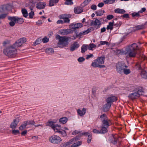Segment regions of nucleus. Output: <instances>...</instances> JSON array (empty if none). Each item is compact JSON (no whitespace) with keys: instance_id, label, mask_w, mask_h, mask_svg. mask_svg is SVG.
Segmentation results:
<instances>
[{"instance_id":"f257e3e1","label":"nucleus","mask_w":147,"mask_h":147,"mask_svg":"<svg viewBox=\"0 0 147 147\" xmlns=\"http://www.w3.org/2000/svg\"><path fill=\"white\" fill-rule=\"evenodd\" d=\"M137 50H139L138 45L134 43L126 47L125 51L121 50L120 55H126L127 58L134 57L137 54Z\"/></svg>"},{"instance_id":"f03ea898","label":"nucleus","mask_w":147,"mask_h":147,"mask_svg":"<svg viewBox=\"0 0 147 147\" xmlns=\"http://www.w3.org/2000/svg\"><path fill=\"white\" fill-rule=\"evenodd\" d=\"M17 49L13 46V45L7 47L3 50L4 53L9 57H13L17 53Z\"/></svg>"},{"instance_id":"7ed1b4c3","label":"nucleus","mask_w":147,"mask_h":147,"mask_svg":"<svg viewBox=\"0 0 147 147\" xmlns=\"http://www.w3.org/2000/svg\"><path fill=\"white\" fill-rule=\"evenodd\" d=\"M57 40H59L57 45L58 47L60 48H62L65 47H67L69 44L68 40L70 38L66 36H60L58 35L56 36Z\"/></svg>"},{"instance_id":"20e7f679","label":"nucleus","mask_w":147,"mask_h":147,"mask_svg":"<svg viewBox=\"0 0 147 147\" xmlns=\"http://www.w3.org/2000/svg\"><path fill=\"white\" fill-rule=\"evenodd\" d=\"M55 122H53L52 121H48V123H49L48 124H46V126H49L51 127L54 130L55 132H58L62 136H66L67 135L66 132L64 130H62L61 129H57L56 128L57 127H60L61 125H58L57 124L54 125L53 123H55Z\"/></svg>"},{"instance_id":"39448f33","label":"nucleus","mask_w":147,"mask_h":147,"mask_svg":"<svg viewBox=\"0 0 147 147\" xmlns=\"http://www.w3.org/2000/svg\"><path fill=\"white\" fill-rule=\"evenodd\" d=\"M131 88V91H136L129 94L128 96V97L131 99H134L138 98L140 95L142 94L144 92L142 88L139 89L134 87H132Z\"/></svg>"},{"instance_id":"423d86ee","label":"nucleus","mask_w":147,"mask_h":147,"mask_svg":"<svg viewBox=\"0 0 147 147\" xmlns=\"http://www.w3.org/2000/svg\"><path fill=\"white\" fill-rule=\"evenodd\" d=\"M117 72L120 74H122V71L125 68H127L128 66L122 62H118L115 65Z\"/></svg>"},{"instance_id":"0eeeda50","label":"nucleus","mask_w":147,"mask_h":147,"mask_svg":"<svg viewBox=\"0 0 147 147\" xmlns=\"http://www.w3.org/2000/svg\"><path fill=\"white\" fill-rule=\"evenodd\" d=\"M79 136H76V137L71 139L65 144H61L60 147H71L70 145L73 144V142L77 141V140H79Z\"/></svg>"},{"instance_id":"6e6552de","label":"nucleus","mask_w":147,"mask_h":147,"mask_svg":"<svg viewBox=\"0 0 147 147\" xmlns=\"http://www.w3.org/2000/svg\"><path fill=\"white\" fill-rule=\"evenodd\" d=\"M49 140L52 143L58 144L62 141V140L59 136L53 135L49 138Z\"/></svg>"},{"instance_id":"1a4fd4ad","label":"nucleus","mask_w":147,"mask_h":147,"mask_svg":"<svg viewBox=\"0 0 147 147\" xmlns=\"http://www.w3.org/2000/svg\"><path fill=\"white\" fill-rule=\"evenodd\" d=\"M26 41V39L25 38H20L13 45L17 49L18 47L21 46Z\"/></svg>"},{"instance_id":"9d476101","label":"nucleus","mask_w":147,"mask_h":147,"mask_svg":"<svg viewBox=\"0 0 147 147\" xmlns=\"http://www.w3.org/2000/svg\"><path fill=\"white\" fill-rule=\"evenodd\" d=\"M90 24L91 26H94L96 28L98 29L100 27L101 23L100 21L98 19H96L94 21H92Z\"/></svg>"},{"instance_id":"9b49d317","label":"nucleus","mask_w":147,"mask_h":147,"mask_svg":"<svg viewBox=\"0 0 147 147\" xmlns=\"http://www.w3.org/2000/svg\"><path fill=\"white\" fill-rule=\"evenodd\" d=\"M11 20L14 21L16 23H18L19 24H22L23 23L24 21L22 18H19L18 17H13L10 18Z\"/></svg>"},{"instance_id":"f8f14e48","label":"nucleus","mask_w":147,"mask_h":147,"mask_svg":"<svg viewBox=\"0 0 147 147\" xmlns=\"http://www.w3.org/2000/svg\"><path fill=\"white\" fill-rule=\"evenodd\" d=\"M82 26V24L81 23H78L76 24L72 23L69 25V27L70 28L76 29Z\"/></svg>"},{"instance_id":"ddd939ff","label":"nucleus","mask_w":147,"mask_h":147,"mask_svg":"<svg viewBox=\"0 0 147 147\" xmlns=\"http://www.w3.org/2000/svg\"><path fill=\"white\" fill-rule=\"evenodd\" d=\"M71 30L70 29H61L58 32L59 34L64 35L68 34L71 33Z\"/></svg>"},{"instance_id":"4468645a","label":"nucleus","mask_w":147,"mask_h":147,"mask_svg":"<svg viewBox=\"0 0 147 147\" xmlns=\"http://www.w3.org/2000/svg\"><path fill=\"white\" fill-rule=\"evenodd\" d=\"M117 100V97L112 95L107 98L106 102L107 103L111 104L112 102L116 101Z\"/></svg>"},{"instance_id":"2eb2a0df","label":"nucleus","mask_w":147,"mask_h":147,"mask_svg":"<svg viewBox=\"0 0 147 147\" xmlns=\"http://www.w3.org/2000/svg\"><path fill=\"white\" fill-rule=\"evenodd\" d=\"M91 65L94 67H98L99 68H102L105 67V65H100L98 62L97 60L95 59L94 61V62L92 63Z\"/></svg>"},{"instance_id":"dca6fc26","label":"nucleus","mask_w":147,"mask_h":147,"mask_svg":"<svg viewBox=\"0 0 147 147\" xmlns=\"http://www.w3.org/2000/svg\"><path fill=\"white\" fill-rule=\"evenodd\" d=\"M45 5L46 4L45 3L40 2L36 5V7L38 9H41L44 8Z\"/></svg>"},{"instance_id":"f3484780","label":"nucleus","mask_w":147,"mask_h":147,"mask_svg":"<svg viewBox=\"0 0 147 147\" xmlns=\"http://www.w3.org/2000/svg\"><path fill=\"white\" fill-rule=\"evenodd\" d=\"M101 122L102 125L103 126L106 127H108L111 124V121L109 119Z\"/></svg>"},{"instance_id":"a211bd4d","label":"nucleus","mask_w":147,"mask_h":147,"mask_svg":"<svg viewBox=\"0 0 147 147\" xmlns=\"http://www.w3.org/2000/svg\"><path fill=\"white\" fill-rule=\"evenodd\" d=\"M79 46V44L78 42H75L71 45L70 48V50L71 51H73L78 48Z\"/></svg>"},{"instance_id":"6ab92c4d","label":"nucleus","mask_w":147,"mask_h":147,"mask_svg":"<svg viewBox=\"0 0 147 147\" xmlns=\"http://www.w3.org/2000/svg\"><path fill=\"white\" fill-rule=\"evenodd\" d=\"M11 6L9 4L4 5H2L1 9L4 12L10 10L11 9Z\"/></svg>"},{"instance_id":"aec40b11","label":"nucleus","mask_w":147,"mask_h":147,"mask_svg":"<svg viewBox=\"0 0 147 147\" xmlns=\"http://www.w3.org/2000/svg\"><path fill=\"white\" fill-rule=\"evenodd\" d=\"M78 114L80 116L82 117L86 113V109L85 108H83L82 110L80 109H78L77 110Z\"/></svg>"},{"instance_id":"412c9836","label":"nucleus","mask_w":147,"mask_h":147,"mask_svg":"<svg viewBox=\"0 0 147 147\" xmlns=\"http://www.w3.org/2000/svg\"><path fill=\"white\" fill-rule=\"evenodd\" d=\"M145 28V25H140L137 26L133 28V30L136 31L137 30L144 29Z\"/></svg>"},{"instance_id":"4be33fe9","label":"nucleus","mask_w":147,"mask_h":147,"mask_svg":"<svg viewBox=\"0 0 147 147\" xmlns=\"http://www.w3.org/2000/svg\"><path fill=\"white\" fill-rule=\"evenodd\" d=\"M74 11L75 13L79 14L83 11V9L81 7H77L74 8Z\"/></svg>"},{"instance_id":"5701e85b","label":"nucleus","mask_w":147,"mask_h":147,"mask_svg":"<svg viewBox=\"0 0 147 147\" xmlns=\"http://www.w3.org/2000/svg\"><path fill=\"white\" fill-rule=\"evenodd\" d=\"M18 123V121H16V119H14L10 125V127L12 129L16 128Z\"/></svg>"},{"instance_id":"b1692460","label":"nucleus","mask_w":147,"mask_h":147,"mask_svg":"<svg viewBox=\"0 0 147 147\" xmlns=\"http://www.w3.org/2000/svg\"><path fill=\"white\" fill-rule=\"evenodd\" d=\"M71 14L66 13L60 15L59 16V18L61 19H64L67 18H71Z\"/></svg>"},{"instance_id":"393cba45","label":"nucleus","mask_w":147,"mask_h":147,"mask_svg":"<svg viewBox=\"0 0 147 147\" xmlns=\"http://www.w3.org/2000/svg\"><path fill=\"white\" fill-rule=\"evenodd\" d=\"M111 104L107 103L105 104L103 108V110L104 111L107 112L109 111V108L111 106Z\"/></svg>"},{"instance_id":"a878e982","label":"nucleus","mask_w":147,"mask_h":147,"mask_svg":"<svg viewBox=\"0 0 147 147\" xmlns=\"http://www.w3.org/2000/svg\"><path fill=\"white\" fill-rule=\"evenodd\" d=\"M114 21L113 20L112 22H109V25L107 26V30H112L113 29V26L114 24Z\"/></svg>"},{"instance_id":"bb28decb","label":"nucleus","mask_w":147,"mask_h":147,"mask_svg":"<svg viewBox=\"0 0 147 147\" xmlns=\"http://www.w3.org/2000/svg\"><path fill=\"white\" fill-rule=\"evenodd\" d=\"M88 45H83L81 47V52L84 53L87 51L88 49Z\"/></svg>"},{"instance_id":"cd10ccee","label":"nucleus","mask_w":147,"mask_h":147,"mask_svg":"<svg viewBox=\"0 0 147 147\" xmlns=\"http://www.w3.org/2000/svg\"><path fill=\"white\" fill-rule=\"evenodd\" d=\"M94 30V28L93 27H91L89 28L87 30L84 32L82 33V35L86 34L91 31H93Z\"/></svg>"},{"instance_id":"c85d7f7f","label":"nucleus","mask_w":147,"mask_h":147,"mask_svg":"<svg viewBox=\"0 0 147 147\" xmlns=\"http://www.w3.org/2000/svg\"><path fill=\"white\" fill-rule=\"evenodd\" d=\"M108 127L102 125L101 129L100 131V134H105L106 133L107 131V128Z\"/></svg>"},{"instance_id":"c756f323","label":"nucleus","mask_w":147,"mask_h":147,"mask_svg":"<svg viewBox=\"0 0 147 147\" xmlns=\"http://www.w3.org/2000/svg\"><path fill=\"white\" fill-rule=\"evenodd\" d=\"M127 68H124L122 71V74H124L127 75L131 73V71L130 69Z\"/></svg>"},{"instance_id":"7c9ffc66","label":"nucleus","mask_w":147,"mask_h":147,"mask_svg":"<svg viewBox=\"0 0 147 147\" xmlns=\"http://www.w3.org/2000/svg\"><path fill=\"white\" fill-rule=\"evenodd\" d=\"M100 119L101 122L108 119L107 116L105 114H103L100 116Z\"/></svg>"},{"instance_id":"2f4dec72","label":"nucleus","mask_w":147,"mask_h":147,"mask_svg":"<svg viewBox=\"0 0 147 147\" xmlns=\"http://www.w3.org/2000/svg\"><path fill=\"white\" fill-rule=\"evenodd\" d=\"M24 123H26L27 125H34L35 123V122L33 120H28L24 121Z\"/></svg>"},{"instance_id":"473e14b6","label":"nucleus","mask_w":147,"mask_h":147,"mask_svg":"<svg viewBox=\"0 0 147 147\" xmlns=\"http://www.w3.org/2000/svg\"><path fill=\"white\" fill-rule=\"evenodd\" d=\"M105 58L102 57H100L96 59L97 60L98 62L100 64H103L104 63Z\"/></svg>"},{"instance_id":"72a5a7b5","label":"nucleus","mask_w":147,"mask_h":147,"mask_svg":"<svg viewBox=\"0 0 147 147\" xmlns=\"http://www.w3.org/2000/svg\"><path fill=\"white\" fill-rule=\"evenodd\" d=\"M115 12L116 13H125V11L123 9H117L115 10Z\"/></svg>"},{"instance_id":"f704fd0d","label":"nucleus","mask_w":147,"mask_h":147,"mask_svg":"<svg viewBox=\"0 0 147 147\" xmlns=\"http://www.w3.org/2000/svg\"><path fill=\"white\" fill-rule=\"evenodd\" d=\"M67 121V119L66 117H62L59 120V122L61 123L64 124Z\"/></svg>"},{"instance_id":"c9c22d12","label":"nucleus","mask_w":147,"mask_h":147,"mask_svg":"<svg viewBox=\"0 0 147 147\" xmlns=\"http://www.w3.org/2000/svg\"><path fill=\"white\" fill-rule=\"evenodd\" d=\"M46 52L47 53L51 55L53 53L54 51L53 48H49L46 49Z\"/></svg>"},{"instance_id":"e433bc0d","label":"nucleus","mask_w":147,"mask_h":147,"mask_svg":"<svg viewBox=\"0 0 147 147\" xmlns=\"http://www.w3.org/2000/svg\"><path fill=\"white\" fill-rule=\"evenodd\" d=\"M59 0H50L49 1V5L50 6H52L54 5L55 3H58Z\"/></svg>"},{"instance_id":"4c0bfd02","label":"nucleus","mask_w":147,"mask_h":147,"mask_svg":"<svg viewBox=\"0 0 147 147\" xmlns=\"http://www.w3.org/2000/svg\"><path fill=\"white\" fill-rule=\"evenodd\" d=\"M75 142H74V143L71 146V147H78V146L80 145L82 143L81 141H78L76 143H75Z\"/></svg>"},{"instance_id":"58836bf2","label":"nucleus","mask_w":147,"mask_h":147,"mask_svg":"<svg viewBox=\"0 0 147 147\" xmlns=\"http://www.w3.org/2000/svg\"><path fill=\"white\" fill-rule=\"evenodd\" d=\"M88 49L89 50H93V48H94L96 47V45L93 43L90 44L89 45H88Z\"/></svg>"},{"instance_id":"ea45409f","label":"nucleus","mask_w":147,"mask_h":147,"mask_svg":"<svg viewBox=\"0 0 147 147\" xmlns=\"http://www.w3.org/2000/svg\"><path fill=\"white\" fill-rule=\"evenodd\" d=\"M141 75L142 77L145 79H147V72L144 70L142 71Z\"/></svg>"},{"instance_id":"a19ab883","label":"nucleus","mask_w":147,"mask_h":147,"mask_svg":"<svg viewBox=\"0 0 147 147\" xmlns=\"http://www.w3.org/2000/svg\"><path fill=\"white\" fill-rule=\"evenodd\" d=\"M22 12L23 16L25 18L27 17L28 16V13L27 10L25 9H23L22 10Z\"/></svg>"},{"instance_id":"79ce46f5","label":"nucleus","mask_w":147,"mask_h":147,"mask_svg":"<svg viewBox=\"0 0 147 147\" xmlns=\"http://www.w3.org/2000/svg\"><path fill=\"white\" fill-rule=\"evenodd\" d=\"M27 126L26 123H24V121L23 122V124L19 127V129L20 130H22L26 128V127Z\"/></svg>"},{"instance_id":"37998d69","label":"nucleus","mask_w":147,"mask_h":147,"mask_svg":"<svg viewBox=\"0 0 147 147\" xmlns=\"http://www.w3.org/2000/svg\"><path fill=\"white\" fill-rule=\"evenodd\" d=\"M113 51L114 53L116 55H120L121 53V50L118 49H115L113 50Z\"/></svg>"},{"instance_id":"c03bdc74","label":"nucleus","mask_w":147,"mask_h":147,"mask_svg":"<svg viewBox=\"0 0 147 147\" xmlns=\"http://www.w3.org/2000/svg\"><path fill=\"white\" fill-rule=\"evenodd\" d=\"M13 17H9L8 18V19L11 21V22L9 23V24L12 27L13 26L15 25V23H16L14 21H12L10 20L11 19V18H12Z\"/></svg>"},{"instance_id":"a18cd8bd","label":"nucleus","mask_w":147,"mask_h":147,"mask_svg":"<svg viewBox=\"0 0 147 147\" xmlns=\"http://www.w3.org/2000/svg\"><path fill=\"white\" fill-rule=\"evenodd\" d=\"M113 138L114 139V140H113L112 142V143L114 144H115L117 143V137L118 136L117 135H115L113 136Z\"/></svg>"},{"instance_id":"49530a36","label":"nucleus","mask_w":147,"mask_h":147,"mask_svg":"<svg viewBox=\"0 0 147 147\" xmlns=\"http://www.w3.org/2000/svg\"><path fill=\"white\" fill-rule=\"evenodd\" d=\"M41 42V39L40 38H38L34 43V46H35L36 45L40 44Z\"/></svg>"},{"instance_id":"de8ad7c7","label":"nucleus","mask_w":147,"mask_h":147,"mask_svg":"<svg viewBox=\"0 0 147 147\" xmlns=\"http://www.w3.org/2000/svg\"><path fill=\"white\" fill-rule=\"evenodd\" d=\"M92 0H85L83 3H82V6H85L88 5Z\"/></svg>"},{"instance_id":"09e8293b","label":"nucleus","mask_w":147,"mask_h":147,"mask_svg":"<svg viewBox=\"0 0 147 147\" xmlns=\"http://www.w3.org/2000/svg\"><path fill=\"white\" fill-rule=\"evenodd\" d=\"M115 1V0H106L104 1V2L106 4H107L109 3L110 4H111L114 3Z\"/></svg>"},{"instance_id":"8fccbe9b","label":"nucleus","mask_w":147,"mask_h":147,"mask_svg":"<svg viewBox=\"0 0 147 147\" xmlns=\"http://www.w3.org/2000/svg\"><path fill=\"white\" fill-rule=\"evenodd\" d=\"M7 14L4 13L0 14V19H5L7 16Z\"/></svg>"},{"instance_id":"3c124183","label":"nucleus","mask_w":147,"mask_h":147,"mask_svg":"<svg viewBox=\"0 0 147 147\" xmlns=\"http://www.w3.org/2000/svg\"><path fill=\"white\" fill-rule=\"evenodd\" d=\"M96 15L98 16H100L102 15L101 10H99L97 11L96 12Z\"/></svg>"},{"instance_id":"603ef678","label":"nucleus","mask_w":147,"mask_h":147,"mask_svg":"<svg viewBox=\"0 0 147 147\" xmlns=\"http://www.w3.org/2000/svg\"><path fill=\"white\" fill-rule=\"evenodd\" d=\"M49 38L46 37L42 39V42L44 43H46L49 41Z\"/></svg>"},{"instance_id":"864d4df0","label":"nucleus","mask_w":147,"mask_h":147,"mask_svg":"<svg viewBox=\"0 0 147 147\" xmlns=\"http://www.w3.org/2000/svg\"><path fill=\"white\" fill-rule=\"evenodd\" d=\"M34 13L33 11H31L29 13V16L30 18H32L34 16Z\"/></svg>"},{"instance_id":"5fc2aeb1","label":"nucleus","mask_w":147,"mask_h":147,"mask_svg":"<svg viewBox=\"0 0 147 147\" xmlns=\"http://www.w3.org/2000/svg\"><path fill=\"white\" fill-rule=\"evenodd\" d=\"M140 59H141L143 60H144L147 59V57L145 56L143 54H141L140 55Z\"/></svg>"},{"instance_id":"6e6d98bb","label":"nucleus","mask_w":147,"mask_h":147,"mask_svg":"<svg viewBox=\"0 0 147 147\" xmlns=\"http://www.w3.org/2000/svg\"><path fill=\"white\" fill-rule=\"evenodd\" d=\"M92 139V136L91 135L89 134L88 136L87 140V142L88 143H90L91 142V140Z\"/></svg>"},{"instance_id":"4d7b16f0","label":"nucleus","mask_w":147,"mask_h":147,"mask_svg":"<svg viewBox=\"0 0 147 147\" xmlns=\"http://www.w3.org/2000/svg\"><path fill=\"white\" fill-rule=\"evenodd\" d=\"M139 13H139V11L137 13L134 12L132 14V15L133 17L135 16L138 17L140 15Z\"/></svg>"},{"instance_id":"13d9d810","label":"nucleus","mask_w":147,"mask_h":147,"mask_svg":"<svg viewBox=\"0 0 147 147\" xmlns=\"http://www.w3.org/2000/svg\"><path fill=\"white\" fill-rule=\"evenodd\" d=\"M85 59L83 57H80L78 58V60L79 62H82L84 61Z\"/></svg>"},{"instance_id":"bf43d9fd","label":"nucleus","mask_w":147,"mask_h":147,"mask_svg":"<svg viewBox=\"0 0 147 147\" xmlns=\"http://www.w3.org/2000/svg\"><path fill=\"white\" fill-rule=\"evenodd\" d=\"M12 133L14 135H16L19 133V131L18 130L14 129L12 131Z\"/></svg>"},{"instance_id":"052dcab7","label":"nucleus","mask_w":147,"mask_h":147,"mask_svg":"<svg viewBox=\"0 0 147 147\" xmlns=\"http://www.w3.org/2000/svg\"><path fill=\"white\" fill-rule=\"evenodd\" d=\"M114 18V16L113 15H108L107 17V18L108 20H110L113 19Z\"/></svg>"},{"instance_id":"680f3d73","label":"nucleus","mask_w":147,"mask_h":147,"mask_svg":"<svg viewBox=\"0 0 147 147\" xmlns=\"http://www.w3.org/2000/svg\"><path fill=\"white\" fill-rule=\"evenodd\" d=\"M70 18H67L64 20V23H69L70 22V20L69 19Z\"/></svg>"},{"instance_id":"e2e57ef3","label":"nucleus","mask_w":147,"mask_h":147,"mask_svg":"<svg viewBox=\"0 0 147 147\" xmlns=\"http://www.w3.org/2000/svg\"><path fill=\"white\" fill-rule=\"evenodd\" d=\"M86 56V59H88L92 57H93V55L92 54H91L90 55H87Z\"/></svg>"},{"instance_id":"0e129e2a","label":"nucleus","mask_w":147,"mask_h":147,"mask_svg":"<svg viewBox=\"0 0 147 147\" xmlns=\"http://www.w3.org/2000/svg\"><path fill=\"white\" fill-rule=\"evenodd\" d=\"M91 9L94 10H95L96 9V6L94 4L92 5L90 7Z\"/></svg>"},{"instance_id":"69168bd1","label":"nucleus","mask_w":147,"mask_h":147,"mask_svg":"<svg viewBox=\"0 0 147 147\" xmlns=\"http://www.w3.org/2000/svg\"><path fill=\"white\" fill-rule=\"evenodd\" d=\"M100 44L101 45H108L109 42H108L106 41H101L100 42Z\"/></svg>"},{"instance_id":"338daca9","label":"nucleus","mask_w":147,"mask_h":147,"mask_svg":"<svg viewBox=\"0 0 147 147\" xmlns=\"http://www.w3.org/2000/svg\"><path fill=\"white\" fill-rule=\"evenodd\" d=\"M93 132L95 134H100V131H98L96 129H94L93 130Z\"/></svg>"},{"instance_id":"774afa93","label":"nucleus","mask_w":147,"mask_h":147,"mask_svg":"<svg viewBox=\"0 0 147 147\" xmlns=\"http://www.w3.org/2000/svg\"><path fill=\"white\" fill-rule=\"evenodd\" d=\"M80 132V131H78L77 130H75L74 131L72 132V134L73 135H75L77 134H78V133H79Z\"/></svg>"}]
</instances>
